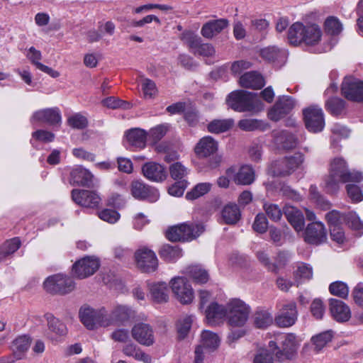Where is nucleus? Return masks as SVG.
Segmentation results:
<instances>
[{
	"instance_id": "c03bdc74",
	"label": "nucleus",
	"mask_w": 363,
	"mask_h": 363,
	"mask_svg": "<svg viewBox=\"0 0 363 363\" xmlns=\"http://www.w3.org/2000/svg\"><path fill=\"white\" fill-rule=\"evenodd\" d=\"M234 121L231 118L215 119L208 124V130L210 133L218 134L230 130L233 125Z\"/></svg>"
},
{
	"instance_id": "052dcab7",
	"label": "nucleus",
	"mask_w": 363,
	"mask_h": 363,
	"mask_svg": "<svg viewBox=\"0 0 363 363\" xmlns=\"http://www.w3.org/2000/svg\"><path fill=\"white\" fill-rule=\"evenodd\" d=\"M264 209L269 218L274 222L279 221L282 216V211L277 204L266 203Z\"/></svg>"
},
{
	"instance_id": "680f3d73",
	"label": "nucleus",
	"mask_w": 363,
	"mask_h": 363,
	"mask_svg": "<svg viewBox=\"0 0 363 363\" xmlns=\"http://www.w3.org/2000/svg\"><path fill=\"white\" fill-rule=\"evenodd\" d=\"M296 277L303 281L311 279L313 277L312 267L303 262L298 263L296 271Z\"/></svg>"
},
{
	"instance_id": "0eeeda50",
	"label": "nucleus",
	"mask_w": 363,
	"mask_h": 363,
	"mask_svg": "<svg viewBox=\"0 0 363 363\" xmlns=\"http://www.w3.org/2000/svg\"><path fill=\"white\" fill-rule=\"evenodd\" d=\"M303 162V156L296 153L272 164L270 172L274 176L285 177L294 172Z\"/></svg>"
},
{
	"instance_id": "7c9ffc66",
	"label": "nucleus",
	"mask_w": 363,
	"mask_h": 363,
	"mask_svg": "<svg viewBox=\"0 0 363 363\" xmlns=\"http://www.w3.org/2000/svg\"><path fill=\"white\" fill-rule=\"evenodd\" d=\"M27 57L33 64L37 69L49 74L53 78H57L60 76V73L52 69L51 67L42 64L40 61L42 59V54L40 50H36L34 47H30L28 49Z\"/></svg>"
},
{
	"instance_id": "79ce46f5",
	"label": "nucleus",
	"mask_w": 363,
	"mask_h": 363,
	"mask_svg": "<svg viewBox=\"0 0 363 363\" xmlns=\"http://www.w3.org/2000/svg\"><path fill=\"white\" fill-rule=\"evenodd\" d=\"M321 35V30L317 25L306 26L303 43L307 45H314L320 40Z\"/></svg>"
},
{
	"instance_id": "a878e982",
	"label": "nucleus",
	"mask_w": 363,
	"mask_h": 363,
	"mask_svg": "<svg viewBox=\"0 0 363 363\" xmlns=\"http://www.w3.org/2000/svg\"><path fill=\"white\" fill-rule=\"evenodd\" d=\"M228 25L229 22L225 18L209 21L203 26L201 33L204 38L211 39L219 34Z\"/></svg>"
},
{
	"instance_id": "e2e57ef3",
	"label": "nucleus",
	"mask_w": 363,
	"mask_h": 363,
	"mask_svg": "<svg viewBox=\"0 0 363 363\" xmlns=\"http://www.w3.org/2000/svg\"><path fill=\"white\" fill-rule=\"evenodd\" d=\"M67 123L69 126L77 129L85 128L88 125L86 118L80 113H76L69 117Z\"/></svg>"
},
{
	"instance_id": "4c0bfd02",
	"label": "nucleus",
	"mask_w": 363,
	"mask_h": 363,
	"mask_svg": "<svg viewBox=\"0 0 363 363\" xmlns=\"http://www.w3.org/2000/svg\"><path fill=\"white\" fill-rule=\"evenodd\" d=\"M272 313L266 309L257 308L253 314V322L256 328L264 329L273 323Z\"/></svg>"
},
{
	"instance_id": "4468645a",
	"label": "nucleus",
	"mask_w": 363,
	"mask_h": 363,
	"mask_svg": "<svg viewBox=\"0 0 363 363\" xmlns=\"http://www.w3.org/2000/svg\"><path fill=\"white\" fill-rule=\"evenodd\" d=\"M297 316L296 304L295 302L291 301L282 306L279 313L274 318V322L280 328H288L296 323Z\"/></svg>"
},
{
	"instance_id": "dca6fc26",
	"label": "nucleus",
	"mask_w": 363,
	"mask_h": 363,
	"mask_svg": "<svg viewBox=\"0 0 363 363\" xmlns=\"http://www.w3.org/2000/svg\"><path fill=\"white\" fill-rule=\"evenodd\" d=\"M327 239V233L324 224L320 221L309 223L304 231V240L312 245H320Z\"/></svg>"
},
{
	"instance_id": "9d476101",
	"label": "nucleus",
	"mask_w": 363,
	"mask_h": 363,
	"mask_svg": "<svg viewBox=\"0 0 363 363\" xmlns=\"http://www.w3.org/2000/svg\"><path fill=\"white\" fill-rule=\"evenodd\" d=\"M135 258L138 267L144 272H152L157 268L158 259L155 253L147 247L138 249Z\"/></svg>"
},
{
	"instance_id": "e433bc0d",
	"label": "nucleus",
	"mask_w": 363,
	"mask_h": 363,
	"mask_svg": "<svg viewBox=\"0 0 363 363\" xmlns=\"http://www.w3.org/2000/svg\"><path fill=\"white\" fill-rule=\"evenodd\" d=\"M93 174L82 167L74 169L71 172V178L74 184L79 186L90 187L93 183Z\"/></svg>"
},
{
	"instance_id": "ddd939ff",
	"label": "nucleus",
	"mask_w": 363,
	"mask_h": 363,
	"mask_svg": "<svg viewBox=\"0 0 363 363\" xmlns=\"http://www.w3.org/2000/svg\"><path fill=\"white\" fill-rule=\"evenodd\" d=\"M342 94L348 100L363 101V82L345 77L342 83Z\"/></svg>"
},
{
	"instance_id": "473e14b6",
	"label": "nucleus",
	"mask_w": 363,
	"mask_h": 363,
	"mask_svg": "<svg viewBox=\"0 0 363 363\" xmlns=\"http://www.w3.org/2000/svg\"><path fill=\"white\" fill-rule=\"evenodd\" d=\"M274 143L279 148L290 150L298 143L296 136L288 130H281L274 133Z\"/></svg>"
},
{
	"instance_id": "412c9836",
	"label": "nucleus",
	"mask_w": 363,
	"mask_h": 363,
	"mask_svg": "<svg viewBox=\"0 0 363 363\" xmlns=\"http://www.w3.org/2000/svg\"><path fill=\"white\" fill-rule=\"evenodd\" d=\"M133 337L140 344L150 346L154 343L153 330L150 325L140 323L132 329Z\"/></svg>"
},
{
	"instance_id": "f257e3e1",
	"label": "nucleus",
	"mask_w": 363,
	"mask_h": 363,
	"mask_svg": "<svg viewBox=\"0 0 363 363\" xmlns=\"http://www.w3.org/2000/svg\"><path fill=\"white\" fill-rule=\"evenodd\" d=\"M363 174L359 172H350L342 158H335L330 163L329 175L325 179V188L328 193L335 194L340 188V183L350 182H360Z\"/></svg>"
},
{
	"instance_id": "603ef678",
	"label": "nucleus",
	"mask_w": 363,
	"mask_h": 363,
	"mask_svg": "<svg viewBox=\"0 0 363 363\" xmlns=\"http://www.w3.org/2000/svg\"><path fill=\"white\" fill-rule=\"evenodd\" d=\"M211 187L210 183H200L196 185L191 191L187 192L186 198L188 200H194L207 194Z\"/></svg>"
},
{
	"instance_id": "7ed1b4c3",
	"label": "nucleus",
	"mask_w": 363,
	"mask_h": 363,
	"mask_svg": "<svg viewBox=\"0 0 363 363\" xmlns=\"http://www.w3.org/2000/svg\"><path fill=\"white\" fill-rule=\"evenodd\" d=\"M268 346L280 362L291 359L296 350V336L294 334H279L274 340L269 342Z\"/></svg>"
},
{
	"instance_id": "bb28decb",
	"label": "nucleus",
	"mask_w": 363,
	"mask_h": 363,
	"mask_svg": "<svg viewBox=\"0 0 363 363\" xmlns=\"http://www.w3.org/2000/svg\"><path fill=\"white\" fill-rule=\"evenodd\" d=\"M127 148L143 149L146 145L147 133L140 128H133L125 134Z\"/></svg>"
},
{
	"instance_id": "09e8293b",
	"label": "nucleus",
	"mask_w": 363,
	"mask_h": 363,
	"mask_svg": "<svg viewBox=\"0 0 363 363\" xmlns=\"http://www.w3.org/2000/svg\"><path fill=\"white\" fill-rule=\"evenodd\" d=\"M333 337V332L332 330H327L313 336L311 341L315 346L316 351L321 350L329 342L331 341Z\"/></svg>"
},
{
	"instance_id": "cd10ccee",
	"label": "nucleus",
	"mask_w": 363,
	"mask_h": 363,
	"mask_svg": "<svg viewBox=\"0 0 363 363\" xmlns=\"http://www.w3.org/2000/svg\"><path fill=\"white\" fill-rule=\"evenodd\" d=\"M30 345V339L27 335H21L16 337L12 342L11 350L14 359L9 362L12 363L15 360H20L26 357V354Z\"/></svg>"
},
{
	"instance_id": "1a4fd4ad",
	"label": "nucleus",
	"mask_w": 363,
	"mask_h": 363,
	"mask_svg": "<svg viewBox=\"0 0 363 363\" xmlns=\"http://www.w3.org/2000/svg\"><path fill=\"white\" fill-rule=\"evenodd\" d=\"M172 291L182 304L191 303L194 298V291L188 280L182 277H174L171 281Z\"/></svg>"
},
{
	"instance_id": "6ab92c4d",
	"label": "nucleus",
	"mask_w": 363,
	"mask_h": 363,
	"mask_svg": "<svg viewBox=\"0 0 363 363\" xmlns=\"http://www.w3.org/2000/svg\"><path fill=\"white\" fill-rule=\"evenodd\" d=\"M226 174L238 185H250L255 179L253 168L247 164L240 167L237 172L234 168H229L226 170Z\"/></svg>"
},
{
	"instance_id": "f704fd0d",
	"label": "nucleus",
	"mask_w": 363,
	"mask_h": 363,
	"mask_svg": "<svg viewBox=\"0 0 363 363\" xmlns=\"http://www.w3.org/2000/svg\"><path fill=\"white\" fill-rule=\"evenodd\" d=\"M227 306H223L216 302L211 303L205 311L206 317L210 324H215L227 316Z\"/></svg>"
},
{
	"instance_id": "58836bf2",
	"label": "nucleus",
	"mask_w": 363,
	"mask_h": 363,
	"mask_svg": "<svg viewBox=\"0 0 363 363\" xmlns=\"http://www.w3.org/2000/svg\"><path fill=\"white\" fill-rule=\"evenodd\" d=\"M153 300L157 303L167 302L169 298V289L165 282L154 283L150 286Z\"/></svg>"
},
{
	"instance_id": "8fccbe9b",
	"label": "nucleus",
	"mask_w": 363,
	"mask_h": 363,
	"mask_svg": "<svg viewBox=\"0 0 363 363\" xmlns=\"http://www.w3.org/2000/svg\"><path fill=\"white\" fill-rule=\"evenodd\" d=\"M141 89L145 99H155L158 89L154 81L148 78H144L140 82Z\"/></svg>"
},
{
	"instance_id": "338daca9",
	"label": "nucleus",
	"mask_w": 363,
	"mask_h": 363,
	"mask_svg": "<svg viewBox=\"0 0 363 363\" xmlns=\"http://www.w3.org/2000/svg\"><path fill=\"white\" fill-rule=\"evenodd\" d=\"M98 216L104 221L111 224L116 223L120 218V214L112 209H104L98 213Z\"/></svg>"
},
{
	"instance_id": "aec40b11",
	"label": "nucleus",
	"mask_w": 363,
	"mask_h": 363,
	"mask_svg": "<svg viewBox=\"0 0 363 363\" xmlns=\"http://www.w3.org/2000/svg\"><path fill=\"white\" fill-rule=\"evenodd\" d=\"M186 43L191 52L195 55L211 57L215 54L213 46L209 43H202L201 38L192 34L186 38Z\"/></svg>"
},
{
	"instance_id": "f8f14e48",
	"label": "nucleus",
	"mask_w": 363,
	"mask_h": 363,
	"mask_svg": "<svg viewBox=\"0 0 363 363\" xmlns=\"http://www.w3.org/2000/svg\"><path fill=\"white\" fill-rule=\"evenodd\" d=\"M99 267V261L94 257H85L72 266V273L78 279H85L95 273Z\"/></svg>"
},
{
	"instance_id": "c9c22d12",
	"label": "nucleus",
	"mask_w": 363,
	"mask_h": 363,
	"mask_svg": "<svg viewBox=\"0 0 363 363\" xmlns=\"http://www.w3.org/2000/svg\"><path fill=\"white\" fill-rule=\"evenodd\" d=\"M182 233V242L189 241L199 237L203 231L204 226L201 223H182L179 225Z\"/></svg>"
},
{
	"instance_id": "5fc2aeb1",
	"label": "nucleus",
	"mask_w": 363,
	"mask_h": 363,
	"mask_svg": "<svg viewBox=\"0 0 363 363\" xmlns=\"http://www.w3.org/2000/svg\"><path fill=\"white\" fill-rule=\"evenodd\" d=\"M329 291L333 295L342 298H347L349 294V288L345 282L340 281H337L330 284Z\"/></svg>"
},
{
	"instance_id": "6e6552de",
	"label": "nucleus",
	"mask_w": 363,
	"mask_h": 363,
	"mask_svg": "<svg viewBox=\"0 0 363 363\" xmlns=\"http://www.w3.org/2000/svg\"><path fill=\"white\" fill-rule=\"evenodd\" d=\"M306 128L311 133L321 132L325 127L324 113L320 107L311 106L303 111Z\"/></svg>"
},
{
	"instance_id": "b1692460",
	"label": "nucleus",
	"mask_w": 363,
	"mask_h": 363,
	"mask_svg": "<svg viewBox=\"0 0 363 363\" xmlns=\"http://www.w3.org/2000/svg\"><path fill=\"white\" fill-rule=\"evenodd\" d=\"M260 55L264 60L279 66L285 62L287 57L286 51L276 46H268L261 49Z\"/></svg>"
},
{
	"instance_id": "4be33fe9",
	"label": "nucleus",
	"mask_w": 363,
	"mask_h": 363,
	"mask_svg": "<svg viewBox=\"0 0 363 363\" xmlns=\"http://www.w3.org/2000/svg\"><path fill=\"white\" fill-rule=\"evenodd\" d=\"M142 171L145 177L152 182H160L167 178L165 168L155 162H146L143 164Z\"/></svg>"
},
{
	"instance_id": "bf43d9fd",
	"label": "nucleus",
	"mask_w": 363,
	"mask_h": 363,
	"mask_svg": "<svg viewBox=\"0 0 363 363\" xmlns=\"http://www.w3.org/2000/svg\"><path fill=\"white\" fill-rule=\"evenodd\" d=\"M21 246V240L18 238H14L4 242L1 248V253L4 256L13 254Z\"/></svg>"
},
{
	"instance_id": "864d4df0",
	"label": "nucleus",
	"mask_w": 363,
	"mask_h": 363,
	"mask_svg": "<svg viewBox=\"0 0 363 363\" xmlns=\"http://www.w3.org/2000/svg\"><path fill=\"white\" fill-rule=\"evenodd\" d=\"M345 220L347 221V225L354 230L357 231L359 236L363 233V223L361 221L359 217L355 213H349L345 216Z\"/></svg>"
},
{
	"instance_id": "49530a36",
	"label": "nucleus",
	"mask_w": 363,
	"mask_h": 363,
	"mask_svg": "<svg viewBox=\"0 0 363 363\" xmlns=\"http://www.w3.org/2000/svg\"><path fill=\"white\" fill-rule=\"evenodd\" d=\"M161 258L167 262H174L182 257V250L177 245H163L160 250Z\"/></svg>"
},
{
	"instance_id": "9b49d317",
	"label": "nucleus",
	"mask_w": 363,
	"mask_h": 363,
	"mask_svg": "<svg viewBox=\"0 0 363 363\" xmlns=\"http://www.w3.org/2000/svg\"><path fill=\"white\" fill-rule=\"evenodd\" d=\"M294 105L292 97L289 96H279L274 105L268 111V118L272 121H279L290 113Z\"/></svg>"
},
{
	"instance_id": "c85d7f7f",
	"label": "nucleus",
	"mask_w": 363,
	"mask_h": 363,
	"mask_svg": "<svg viewBox=\"0 0 363 363\" xmlns=\"http://www.w3.org/2000/svg\"><path fill=\"white\" fill-rule=\"evenodd\" d=\"M45 316L48 321L49 331L52 333L50 338L52 341L57 342L60 337L67 335V327L63 323L50 313H47Z\"/></svg>"
},
{
	"instance_id": "2eb2a0df",
	"label": "nucleus",
	"mask_w": 363,
	"mask_h": 363,
	"mask_svg": "<svg viewBox=\"0 0 363 363\" xmlns=\"http://www.w3.org/2000/svg\"><path fill=\"white\" fill-rule=\"evenodd\" d=\"M130 191L135 199L150 202H155L160 196L157 189L138 180L132 182Z\"/></svg>"
},
{
	"instance_id": "37998d69",
	"label": "nucleus",
	"mask_w": 363,
	"mask_h": 363,
	"mask_svg": "<svg viewBox=\"0 0 363 363\" xmlns=\"http://www.w3.org/2000/svg\"><path fill=\"white\" fill-rule=\"evenodd\" d=\"M186 270V273L197 284H205L209 279L208 272L199 265L189 266Z\"/></svg>"
},
{
	"instance_id": "ea45409f",
	"label": "nucleus",
	"mask_w": 363,
	"mask_h": 363,
	"mask_svg": "<svg viewBox=\"0 0 363 363\" xmlns=\"http://www.w3.org/2000/svg\"><path fill=\"white\" fill-rule=\"evenodd\" d=\"M305 27L302 23L296 22L289 29L288 38L289 43L298 45L303 42Z\"/></svg>"
},
{
	"instance_id": "6e6d98bb",
	"label": "nucleus",
	"mask_w": 363,
	"mask_h": 363,
	"mask_svg": "<svg viewBox=\"0 0 363 363\" xmlns=\"http://www.w3.org/2000/svg\"><path fill=\"white\" fill-rule=\"evenodd\" d=\"M193 322L192 316H185L177 323V332L179 338H184L189 333Z\"/></svg>"
},
{
	"instance_id": "5701e85b",
	"label": "nucleus",
	"mask_w": 363,
	"mask_h": 363,
	"mask_svg": "<svg viewBox=\"0 0 363 363\" xmlns=\"http://www.w3.org/2000/svg\"><path fill=\"white\" fill-rule=\"evenodd\" d=\"M330 311L333 318L338 322L347 321L351 316L350 308L342 301L335 298L330 300Z\"/></svg>"
},
{
	"instance_id": "a211bd4d",
	"label": "nucleus",
	"mask_w": 363,
	"mask_h": 363,
	"mask_svg": "<svg viewBox=\"0 0 363 363\" xmlns=\"http://www.w3.org/2000/svg\"><path fill=\"white\" fill-rule=\"evenodd\" d=\"M61 113L58 108H49L38 110L33 113L30 118L32 123L35 122L45 123L50 125H60L61 123Z\"/></svg>"
},
{
	"instance_id": "69168bd1",
	"label": "nucleus",
	"mask_w": 363,
	"mask_h": 363,
	"mask_svg": "<svg viewBox=\"0 0 363 363\" xmlns=\"http://www.w3.org/2000/svg\"><path fill=\"white\" fill-rule=\"evenodd\" d=\"M167 130V125H158L150 129L149 137L153 142L157 143L166 135Z\"/></svg>"
},
{
	"instance_id": "423d86ee",
	"label": "nucleus",
	"mask_w": 363,
	"mask_h": 363,
	"mask_svg": "<svg viewBox=\"0 0 363 363\" xmlns=\"http://www.w3.org/2000/svg\"><path fill=\"white\" fill-rule=\"evenodd\" d=\"M45 289L50 294H66L75 286L72 278L61 274L48 277L43 283Z\"/></svg>"
},
{
	"instance_id": "774afa93",
	"label": "nucleus",
	"mask_w": 363,
	"mask_h": 363,
	"mask_svg": "<svg viewBox=\"0 0 363 363\" xmlns=\"http://www.w3.org/2000/svg\"><path fill=\"white\" fill-rule=\"evenodd\" d=\"M347 195L354 203H358L363 200V194L361 189L355 184L346 186Z\"/></svg>"
},
{
	"instance_id": "2f4dec72",
	"label": "nucleus",
	"mask_w": 363,
	"mask_h": 363,
	"mask_svg": "<svg viewBox=\"0 0 363 363\" xmlns=\"http://www.w3.org/2000/svg\"><path fill=\"white\" fill-rule=\"evenodd\" d=\"M241 86L248 89H259L264 86L263 77L257 72H248L240 78Z\"/></svg>"
},
{
	"instance_id": "a19ab883",
	"label": "nucleus",
	"mask_w": 363,
	"mask_h": 363,
	"mask_svg": "<svg viewBox=\"0 0 363 363\" xmlns=\"http://www.w3.org/2000/svg\"><path fill=\"white\" fill-rule=\"evenodd\" d=\"M241 213L237 204L230 203L222 211V217L227 224H235L240 218Z\"/></svg>"
},
{
	"instance_id": "393cba45",
	"label": "nucleus",
	"mask_w": 363,
	"mask_h": 363,
	"mask_svg": "<svg viewBox=\"0 0 363 363\" xmlns=\"http://www.w3.org/2000/svg\"><path fill=\"white\" fill-rule=\"evenodd\" d=\"M284 213L287 220L296 232L303 230L305 220L303 214L300 210L292 206L286 205L284 208Z\"/></svg>"
},
{
	"instance_id": "f03ea898",
	"label": "nucleus",
	"mask_w": 363,
	"mask_h": 363,
	"mask_svg": "<svg viewBox=\"0 0 363 363\" xmlns=\"http://www.w3.org/2000/svg\"><path fill=\"white\" fill-rule=\"evenodd\" d=\"M226 101L232 109L238 112H259L264 108V104L257 94L243 90L231 92Z\"/></svg>"
},
{
	"instance_id": "20e7f679",
	"label": "nucleus",
	"mask_w": 363,
	"mask_h": 363,
	"mask_svg": "<svg viewBox=\"0 0 363 363\" xmlns=\"http://www.w3.org/2000/svg\"><path fill=\"white\" fill-rule=\"evenodd\" d=\"M228 322L233 327L243 326L249 317L250 308L244 301L239 298H233L227 303Z\"/></svg>"
},
{
	"instance_id": "a18cd8bd",
	"label": "nucleus",
	"mask_w": 363,
	"mask_h": 363,
	"mask_svg": "<svg viewBox=\"0 0 363 363\" xmlns=\"http://www.w3.org/2000/svg\"><path fill=\"white\" fill-rule=\"evenodd\" d=\"M220 344V339L218 336L209 330H203L201 335V345L198 347H201V350H203V347L215 350L216 349Z\"/></svg>"
},
{
	"instance_id": "13d9d810",
	"label": "nucleus",
	"mask_w": 363,
	"mask_h": 363,
	"mask_svg": "<svg viewBox=\"0 0 363 363\" xmlns=\"http://www.w3.org/2000/svg\"><path fill=\"white\" fill-rule=\"evenodd\" d=\"M345 216L341 214L338 211L333 210L325 214V219L329 228H332L335 226L342 225V220H345Z\"/></svg>"
},
{
	"instance_id": "f3484780",
	"label": "nucleus",
	"mask_w": 363,
	"mask_h": 363,
	"mask_svg": "<svg viewBox=\"0 0 363 363\" xmlns=\"http://www.w3.org/2000/svg\"><path fill=\"white\" fill-rule=\"evenodd\" d=\"M72 199L78 205L86 208H96L99 205L101 199L99 195L93 191L73 189Z\"/></svg>"
},
{
	"instance_id": "de8ad7c7",
	"label": "nucleus",
	"mask_w": 363,
	"mask_h": 363,
	"mask_svg": "<svg viewBox=\"0 0 363 363\" xmlns=\"http://www.w3.org/2000/svg\"><path fill=\"white\" fill-rule=\"evenodd\" d=\"M345 107V101L337 97L330 98L325 102L326 110L333 116H337L342 114Z\"/></svg>"
},
{
	"instance_id": "0e129e2a",
	"label": "nucleus",
	"mask_w": 363,
	"mask_h": 363,
	"mask_svg": "<svg viewBox=\"0 0 363 363\" xmlns=\"http://www.w3.org/2000/svg\"><path fill=\"white\" fill-rule=\"evenodd\" d=\"M310 311L315 319L320 320L324 315L325 308L323 301L320 299L316 298L311 303Z\"/></svg>"
},
{
	"instance_id": "39448f33",
	"label": "nucleus",
	"mask_w": 363,
	"mask_h": 363,
	"mask_svg": "<svg viewBox=\"0 0 363 363\" xmlns=\"http://www.w3.org/2000/svg\"><path fill=\"white\" fill-rule=\"evenodd\" d=\"M79 318L84 325L89 330H94L97 327H107L111 321L108 320L106 311L104 308L95 310L90 307H82L79 310Z\"/></svg>"
},
{
	"instance_id": "3c124183",
	"label": "nucleus",
	"mask_w": 363,
	"mask_h": 363,
	"mask_svg": "<svg viewBox=\"0 0 363 363\" xmlns=\"http://www.w3.org/2000/svg\"><path fill=\"white\" fill-rule=\"evenodd\" d=\"M324 26L325 32L331 35H339L343 29L342 24L340 20L335 16L327 18Z\"/></svg>"
},
{
	"instance_id": "c756f323",
	"label": "nucleus",
	"mask_w": 363,
	"mask_h": 363,
	"mask_svg": "<svg viewBox=\"0 0 363 363\" xmlns=\"http://www.w3.org/2000/svg\"><path fill=\"white\" fill-rule=\"evenodd\" d=\"M218 150L217 142L211 136L202 138L195 147L196 154L200 157H206Z\"/></svg>"
},
{
	"instance_id": "72a5a7b5",
	"label": "nucleus",
	"mask_w": 363,
	"mask_h": 363,
	"mask_svg": "<svg viewBox=\"0 0 363 363\" xmlns=\"http://www.w3.org/2000/svg\"><path fill=\"white\" fill-rule=\"evenodd\" d=\"M132 315V311L130 307L125 305H118L113 308L111 314L108 316V320L112 324H123L128 320Z\"/></svg>"
},
{
	"instance_id": "4d7b16f0",
	"label": "nucleus",
	"mask_w": 363,
	"mask_h": 363,
	"mask_svg": "<svg viewBox=\"0 0 363 363\" xmlns=\"http://www.w3.org/2000/svg\"><path fill=\"white\" fill-rule=\"evenodd\" d=\"M169 172L174 180H184L188 174L187 169L180 162H175L169 167Z\"/></svg>"
}]
</instances>
